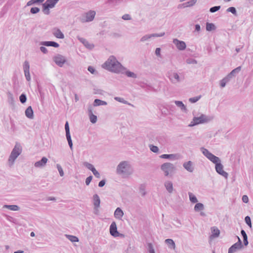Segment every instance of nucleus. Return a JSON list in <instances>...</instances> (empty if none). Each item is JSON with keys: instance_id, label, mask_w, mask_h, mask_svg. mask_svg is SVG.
<instances>
[{"instance_id": "nucleus-42", "label": "nucleus", "mask_w": 253, "mask_h": 253, "mask_svg": "<svg viewBox=\"0 0 253 253\" xmlns=\"http://www.w3.org/2000/svg\"><path fill=\"white\" fill-rule=\"evenodd\" d=\"M56 168L58 170L60 176L61 177L63 176L64 175V173L61 166L59 164H57Z\"/></svg>"}, {"instance_id": "nucleus-35", "label": "nucleus", "mask_w": 253, "mask_h": 253, "mask_svg": "<svg viewBox=\"0 0 253 253\" xmlns=\"http://www.w3.org/2000/svg\"><path fill=\"white\" fill-rule=\"evenodd\" d=\"M66 136L67 138V140L68 142V144L69 145V147L71 150L73 149V143L71 139V137L70 135V133H66Z\"/></svg>"}, {"instance_id": "nucleus-7", "label": "nucleus", "mask_w": 253, "mask_h": 253, "mask_svg": "<svg viewBox=\"0 0 253 253\" xmlns=\"http://www.w3.org/2000/svg\"><path fill=\"white\" fill-rule=\"evenodd\" d=\"M95 14L96 12L95 11L89 10L81 18V21L83 23L91 22L94 19Z\"/></svg>"}, {"instance_id": "nucleus-49", "label": "nucleus", "mask_w": 253, "mask_h": 253, "mask_svg": "<svg viewBox=\"0 0 253 253\" xmlns=\"http://www.w3.org/2000/svg\"><path fill=\"white\" fill-rule=\"evenodd\" d=\"M48 46H53L54 47H58L59 46V44L53 41H48Z\"/></svg>"}, {"instance_id": "nucleus-3", "label": "nucleus", "mask_w": 253, "mask_h": 253, "mask_svg": "<svg viewBox=\"0 0 253 253\" xmlns=\"http://www.w3.org/2000/svg\"><path fill=\"white\" fill-rule=\"evenodd\" d=\"M213 119V117L212 116L201 114L199 117H194L188 126L192 127L200 124L207 123L212 120Z\"/></svg>"}, {"instance_id": "nucleus-38", "label": "nucleus", "mask_w": 253, "mask_h": 253, "mask_svg": "<svg viewBox=\"0 0 253 253\" xmlns=\"http://www.w3.org/2000/svg\"><path fill=\"white\" fill-rule=\"evenodd\" d=\"M189 199L190 201L193 203H196L198 202V200L196 197L192 193L189 192L188 193Z\"/></svg>"}, {"instance_id": "nucleus-15", "label": "nucleus", "mask_w": 253, "mask_h": 253, "mask_svg": "<svg viewBox=\"0 0 253 253\" xmlns=\"http://www.w3.org/2000/svg\"><path fill=\"white\" fill-rule=\"evenodd\" d=\"M110 234L113 237H118L119 236V232L117 231V225L115 222L113 221L110 226Z\"/></svg>"}, {"instance_id": "nucleus-29", "label": "nucleus", "mask_w": 253, "mask_h": 253, "mask_svg": "<svg viewBox=\"0 0 253 253\" xmlns=\"http://www.w3.org/2000/svg\"><path fill=\"white\" fill-rule=\"evenodd\" d=\"M107 104V103L103 100H101L98 99H96L94 100L93 102V106H101V105H106Z\"/></svg>"}, {"instance_id": "nucleus-19", "label": "nucleus", "mask_w": 253, "mask_h": 253, "mask_svg": "<svg viewBox=\"0 0 253 253\" xmlns=\"http://www.w3.org/2000/svg\"><path fill=\"white\" fill-rule=\"evenodd\" d=\"M52 34L53 35L58 39H63L64 38V35L62 33V32L59 29H54L52 30Z\"/></svg>"}, {"instance_id": "nucleus-10", "label": "nucleus", "mask_w": 253, "mask_h": 253, "mask_svg": "<svg viewBox=\"0 0 253 253\" xmlns=\"http://www.w3.org/2000/svg\"><path fill=\"white\" fill-rule=\"evenodd\" d=\"M215 170L219 174L224 176V177L227 178L228 176V173L224 171L223 170V166L221 164V162H219L217 164H215Z\"/></svg>"}, {"instance_id": "nucleus-12", "label": "nucleus", "mask_w": 253, "mask_h": 253, "mask_svg": "<svg viewBox=\"0 0 253 253\" xmlns=\"http://www.w3.org/2000/svg\"><path fill=\"white\" fill-rule=\"evenodd\" d=\"M165 33L164 32L161 33L160 34H152L150 35H146L143 36L141 39L140 42H144L146 41H148L149 39H150L152 38H155V37H161L165 35Z\"/></svg>"}, {"instance_id": "nucleus-22", "label": "nucleus", "mask_w": 253, "mask_h": 253, "mask_svg": "<svg viewBox=\"0 0 253 253\" xmlns=\"http://www.w3.org/2000/svg\"><path fill=\"white\" fill-rule=\"evenodd\" d=\"M165 187L169 193H171L173 192V184L170 181H166L164 183Z\"/></svg>"}, {"instance_id": "nucleus-16", "label": "nucleus", "mask_w": 253, "mask_h": 253, "mask_svg": "<svg viewBox=\"0 0 253 253\" xmlns=\"http://www.w3.org/2000/svg\"><path fill=\"white\" fill-rule=\"evenodd\" d=\"M88 113L91 123L92 124L95 123L97 122V116L93 114L92 107L91 105L88 107Z\"/></svg>"}, {"instance_id": "nucleus-25", "label": "nucleus", "mask_w": 253, "mask_h": 253, "mask_svg": "<svg viewBox=\"0 0 253 253\" xmlns=\"http://www.w3.org/2000/svg\"><path fill=\"white\" fill-rule=\"evenodd\" d=\"M197 0H190L189 1L183 3L182 5H179L178 8L183 6V7H190L193 6L196 2Z\"/></svg>"}, {"instance_id": "nucleus-62", "label": "nucleus", "mask_w": 253, "mask_h": 253, "mask_svg": "<svg viewBox=\"0 0 253 253\" xmlns=\"http://www.w3.org/2000/svg\"><path fill=\"white\" fill-rule=\"evenodd\" d=\"M242 201L245 203H247L249 202V198L247 195H244L242 197Z\"/></svg>"}, {"instance_id": "nucleus-37", "label": "nucleus", "mask_w": 253, "mask_h": 253, "mask_svg": "<svg viewBox=\"0 0 253 253\" xmlns=\"http://www.w3.org/2000/svg\"><path fill=\"white\" fill-rule=\"evenodd\" d=\"M59 0H48V9L55 7Z\"/></svg>"}, {"instance_id": "nucleus-53", "label": "nucleus", "mask_w": 253, "mask_h": 253, "mask_svg": "<svg viewBox=\"0 0 253 253\" xmlns=\"http://www.w3.org/2000/svg\"><path fill=\"white\" fill-rule=\"evenodd\" d=\"M39 11H40V9L38 7H32L30 10L31 12L33 14H36V13L39 12Z\"/></svg>"}, {"instance_id": "nucleus-2", "label": "nucleus", "mask_w": 253, "mask_h": 253, "mask_svg": "<svg viewBox=\"0 0 253 253\" xmlns=\"http://www.w3.org/2000/svg\"><path fill=\"white\" fill-rule=\"evenodd\" d=\"M116 172L123 177H126L132 173L133 169L128 162L125 161L121 162L118 165Z\"/></svg>"}, {"instance_id": "nucleus-47", "label": "nucleus", "mask_w": 253, "mask_h": 253, "mask_svg": "<svg viewBox=\"0 0 253 253\" xmlns=\"http://www.w3.org/2000/svg\"><path fill=\"white\" fill-rule=\"evenodd\" d=\"M148 250L150 253H155L153 246L152 243H148Z\"/></svg>"}, {"instance_id": "nucleus-8", "label": "nucleus", "mask_w": 253, "mask_h": 253, "mask_svg": "<svg viewBox=\"0 0 253 253\" xmlns=\"http://www.w3.org/2000/svg\"><path fill=\"white\" fill-rule=\"evenodd\" d=\"M169 81L173 84L180 83L184 80V77L183 76H179L176 72H173L170 76L169 77Z\"/></svg>"}, {"instance_id": "nucleus-9", "label": "nucleus", "mask_w": 253, "mask_h": 253, "mask_svg": "<svg viewBox=\"0 0 253 253\" xmlns=\"http://www.w3.org/2000/svg\"><path fill=\"white\" fill-rule=\"evenodd\" d=\"M237 238L238 239V242L229 248L228 253H235L243 248V245H242L241 239L238 236Z\"/></svg>"}, {"instance_id": "nucleus-50", "label": "nucleus", "mask_w": 253, "mask_h": 253, "mask_svg": "<svg viewBox=\"0 0 253 253\" xmlns=\"http://www.w3.org/2000/svg\"><path fill=\"white\" fill-rule=\"evenodd\" d=\"M220 8V6H215L213 7H211L210 9V11L211 13H214L218 10H219Z\"/></svg>"}, {"instance_id": "nucleus-30", "label": "nucleus", "mask_w": 253, "mask_h": 253, "mask_svg": "<svg viewBox=\"0 0 253 253\" xmlns=\"http://www.w3.org/2000/svg\"><path fill=\"white\" fill-rule=\"evenodd\" d=\"M47 162V159L45 157L43 158L41 161L36 162L35 164L36 167H41L45 165Z\"/></svg>"}, {"instance_id": "nucleus-17", "label": "nucleus", "mask_w": 253, "mask_h": 253, "mask_svg": "<svg viewBox=\"0 0 253 253\" xmlns=\"http://www.w3.org/2000/svg\"><path fill=\"white\" fill-rule=\"evenodd\" d=\"M161 158L169 159L171 160H176L179 159V155L178 154H163L160 156Z\"/></svg>"}, {"instance_id": "nucleus-56", "label": "nucleus", "mask_w": 253, "mask_h": 253, "mask_svg": "<svg viewBox=\"0 0 253 253\" xmlns=\"http://www.w3.org/2000/svg\"><path fill=\"white\" fill-rule=\"evenodd\" d=\"M20 100L21 103H24L26 101V97L24 94H21L20 96Z\"/></svg>"}, {"instance_id": "nucleus-27", "label": "nucleus", "mask_w": 253, "mask_h": 253, "mask_svg": "<svg viewBox=\"0 0 253 253\" xmlns=\"http://www.w3.org/2000/svg\"><path fill=\"white\" fill-rule=\"evenodd\" d=\"M25 115L28 118L32 119L33 118V111L31 106L28 107L26 110Z\"/></svg>"}, {"instance_id": "nucleus-43", "label": "nucleus", "mask_w": 253, "mask_h": 253, "mask_svg": "<svg viewBox=\"0 0 253 253\" xmlns=\"http://www.w3.org/2000/svg\"><path fill=\"white\" fill-rule=\"evenodd\" d=\"M126 75L128 77H131L133 78H137V75L135 73H134L133 72L129 71H126Z\"/></svg>"}, {"instance_id": "nucleus-4", "label": "nucleus", "mask_w": 253, "mask_h": 253, "mask_svg": "<svg viewBox=\"0 0 253 253\" xmlns=\"http://www.w3.org/2000/svg\"><path fill=\"white\" fill-rule=\"evenodd\" d=\"M161 169L166 176H171L176 171L175 166L170 163H165L161 166Z\"/></svg>"}, {"instance_id": "nucleus-64", "label": "nucleus", "mask_w": 253, "mask_h": 253, "mask_svg": "<svg viewBox=\"0 0 253 253\" xmlns=\"http://www.w3.org/2000/svg\"><path fill=\"white\" fill-rule=\"evenodd\" d=\"M155 54L158 56H161V48H157L155 50Z\"/></svg>"}, {"instance_id": "nucleus-46", "label": "nucleus", "mask_w": 253, "mask_h": 253, "mask_svg": "<svg viewBox=\"0 0 253 253\" xmlns=\"http://www.w3.org/2000/svg\"><path fill=\"white\" fill-rule=\"evenodd\" d=\"M245 220L247 224L250 227L252 228V222L251 218L249 216L245 217Z\"/></svg>"}, {"instance_id": "nucleus-41", "label": "nucleus", "mask_w": 253, "mask_h": 253, "mask_svg": "<svg viewBox=\"0 0 253 253\" xmlns=\"http://www.w3.org/2000/svg\"><path fill=\"white\" fill-rule=\"evenodd\" d=\"M83 165L84 167H85L87 169L90 170L91 171H92L93 169H95L94 166L92 164H91L87 162H84Z\"/></svg>"}, {"instance_id": "nucleus-39", "label": "nucleus", "mask_w": 253, "mask_h": 253, "mask_svg": "<svg viewBox=\"0 0 253 253\" xmlns=\"http://www.w3.org/2000/svg\"><path fill=\"white\" fill-rule=\"evenodd\" d=\"M139 192L142 197H144L146 194L145 190V186L144 185H141L139 187Z\"/></svg>"}, {"instance_id": "nucleus-13", "label": "nucleus", "mask_w": 253, "mask_h": 253, "mask_svg": "<svg viewBox=\"0 0 253 253\" xmlns=\"http://www.w3.org/2000/svg\"><path fill=\"white\" fill-rule=\"evenodd\" d=\"M173 43L175 45L177 48L179 50H183L186 47V45L184 42L179 41L177 39H174L173 40Z\"/></svg>"}, {"instance_id": "nucleus-33", "label": "nucleus", "mask_w": 253, "mask_h": 253, "mask_svg": "<svg viewBox=\"0 0 253 253\" xmlns=\"http://www.w3.org/2000/svg\"><path fill=\"white\" fill-rule=\"evenodd\" d=\"M230 79L228 78L227 76L224 78L222 80L220 81V85L221 87H224L225 86L226 84L229 82Z\"/></svg>"}, {"instance_id": "nucleus-21", "label": "nucleus", "mask_w": 253, "mask_h": 253, "mask_svg": "<svg viewBox=\"0 0 253 253\" xmlns=\"http://www.w3.org/2000/svg\"><path fill=\"white\" fill-rule=\"evenodd\" d=\"M124 215V212L120 208H117L114 212V216L118 219H121Z\"/></svg>"}, {"instance_id": "nucleus-5", "label": "nucleus", "mask_w": 253, "mask_h": 253, "mask_svg": "<svg viewBox=\"0 0 253 253\" xmlns=\"http://www.w3.org/2000/svg\"><path fill=\"white\" fill-rule=\"evenodd\" d=\"M201 150L205 156H206L209 160L213 163L216 164L219 162H221L220 159L211 153L208 149L202 147Z\"/></svg>"}, {"instance_id": "nucleus-6", "label": "nucleus", "mask_w": 253, "mask_h": 253, "mask_svg": "<svg viewBox=\"0 0 253 253\" xmlns=\"http://www.w3.org/2000/svg\"><path fill=\"white\" fill-rule=\"evenodd\" d=\"M22 148L21 145H20V144L17 143L11 152V153L9 158V162H11V164H13L14 160L20 154Z\"/></svg>"}, {"instance_id": "nucleus-23", "label": "nucleus", "mask_w": 253, "mask_h": 253, "mask_svg": "<svg viewBox=\"0 0 253 253\" xmlns=\"http://www.w3.org/2000/svg\"><path fill=\"white\" fill-rule=\"evenodd\" d=\"M241 70V66H239L237 67L236 68L233 69L227 76L231 79L233 77H235L236 76L237 74H238L239 72Z\"/></svg>"}, {"instance_id": "nucleus-57", "label": "nucleus", "mask_w": 253, "mask_h": 253, "mask_svg": "<svg viewBox=\"0 0 253 253\" xmlns=\"http://www.w3.org/2000/svg\"><path fill=\"white\" fill-rule=\"evenodd\" d=\"M92 172L96 177L98 178H100V173L96 170V169H93Z\"/></svg>"}, {"instance_id": "nucleus-14", "label": "nucleus", "mask_w": 253, "mask_h": 253, "mask_svg": "<svg viewBox=\"0 0 253 253\" xmlns=\"http://www.w3.org/2000/svg\"><path fill=\"white\" fill-rule=\"evenodd\" d=\"M93 203L94 205V209L96 211L95 213L97 214L98 211V208L100 207V199L97 194H94L93 196Z\"/></svg>"}, {"instance_id": "nucleus-32", "label": "nucleus", "mask_w": 253, "mask_h": 253, "mask_svg": "<svg viewBox=\"0 0 253 253\" xmlns=\"http://www.w3.org/2000/svg\"><path fill=\"white\" fill-rule=\"evenodd\" d=\"M115 100L119 102H121L122 103H124L125 104H127V105H130L131 106H133V105L132 104H131V103L128 102L127 101L125 100L123 98H121V97H115L114 98Z\"/></svg>"}, {"instance_id": "nucleus-18", "label": "nucleus", "mask_w": 253, "mask_h": 253, "mask_svg": "<svg viewBox=\"0 0 253 253\" xmlns=\"http://www.w3.org/2000/svg\"><path fill=\"white\" fill-rule=\"evenodd\" d=\"M183 167L186 170L190 172H192L194 170L193 163L190 161L184 163Z\"/></svg>"}, {"instance_id": "nucleus-36", "label": "nucleus", "mask_w": 253, "mask_h": 253, "mask_svg": "<svg viewBox=\"0 0 253 253\" xmlns=\"http://www.w3.org/2000/svg\"><path fill=\"white\" fill-rule=\"evenodd\" d=\"M204 209V205L202 203H197L194 207V210L196 211L203 210Z\"/></svg>"}, {"instance_id": "nucleus-26", "label": "nucleus", "mask_w": 253, "mask_h": 253, "mask_svg": "<svg viewBox=\"0 0 253 253\" xmlns=\"http://www.w3.org/2000/svg\"><path fill=\"white\" fill-rule=\"evenodd\" d=\"M211 233H212V234L211 235V238H216V237H217L219 234H220V231L219 230L215 227H213L211 228Z\"/></svg>"}, {"instance_id": "nucleus-54", "label": "nucleus", "mask_w": 253, "mask_h": 253, "mask_svg": "<svg viewBox=\"0 0 253 253\" xmlns=\"http://www.w3.org/2000/svg\"><path fill=\"white\" fill-rule=\"evenodd\" d=\"M201 31V26L199 24L195 25V31L193 32L194 33H197L199 34Z\"/></svg>"}, {"instance_id": "nucleus-40", "label": "nucleus", "mask_w": 253, "mask_h": 253, "mask_svg": "<svg viewBox=\"0 0 253 253\" xmlns=\"http://www.w3.org/2000/svg\"><path fill=\"white\" fill-rule=\"evenodd\" d=\"M5 207L8 209L13 211H18L19 209V208L16 205H6Z\"/></svg>"}, {"instance_id": "nucleus-11", "label": "nucleus", "mask_w": 253, "mask_h": 253, "mask_svg": "<svg viewBox=\"0 0 253 253\" xmlns=\"http://www.w3.org/2000/svg\"><path fill=\"white\" fill-rule=\"evenodd\" d=\"M54 61L58 66L61 67L66 62V59L64 56L58 54L54 57Z\"/></svg>"}, {"instance_id": "nucleus-1", "label": "nucleus", "mask_w": 253, "mask_h": 253, "mask_svg": "<svg viewBox=\"0 0 253 253\" xmlns=\"http://www.w3.org/2000/svg\"><path fill=\"white\" fill-rule=\"evenodd\" d=\"M102 66L104 68L116 73L123 72L125 70L121 63L113 56H110Z\"/></svg>"}, {"instance_id": "nucleus-52", "label": "nucleus", "mask_w": 253, "mask_h": 253, "mask_svg": "<svg viewBox=\"0 0 253 253\" xmlns=\"http://www.w3.org/2000/svg\"><path fill=\"white\" fill-rule=\"evenodd\" d=\"M24 72L29 71L30 70V66L29 63L27 61H25L24 64Z\"/></svg>"}, {"instance_id": "nucleus-20", "label": "nucleus", "mask_w": 253, "mask_h": 253, "mask_svg": "<svg viewBox=\"0 0 253 253\" xmlns=\"http://www.w3.org/2000/svg\"><path fill=\"white\" fill-rule=\"evenodd\" d=\"M79 41L84 44V45L87 48L91 49L93 48L94 45L89 43L87 40L83 38H79Z\"/></svg>"}, {"instance_id": "nucleus-55", "label": "nucleus", "mask_w": 253, "mask_h": 253, "mask_svg": "<svg viewBox=\"0 0 253 253\" xmlns=\"http://www.w3.org/2000/svg\"><path fill=\"white\" fill-rule=\"evenodd\" d=\"M122 19L125 20H129L131 19L130 16L128 14H125L123 15Z\"/></svg>"}, {"instance_id": "nucleus-58", "label": "nucleus", "mask_w": 253, "mask_h": 253, "mask_svg": "<svg viewBox=\"0 0 253 253\" xmlns=\"http://www.w3.org/2000/svg\"><path fill=\"white\" fill-rule=\"evenodd\" d=\"M92 176H89L87 177L85 179V184L86 185H88L89 183H90L91 181L92 180Z\"/></svg>"}, {"instance_id": "nucleus-24", "label": "nucleus", "mask_w": 253, "mask_h": 253, "mask_svg": "<svg viewBox=\"0 0 253 253\" xmlns=\"http://www.w3.org/2000/svg\"><path fill=\"white\" fill-rule=\"evenodd\" d=\"M174 103L175 105L179 108H180L181 110L185 113L187 112V109L185 106V105L183 103V102L181 101H175Z\"/></svg>"}, {"instance_id": "nucleus-44", "label": "nucleus", "mask_w": 253, "mask_h": 253, "mask_svg": "<svg viewBox=\"0 0 253 253\" xmlns=\"http://www.w3.org/2000/svg\"><path fill=\"white\" fill-rule=\"evenodd\" d=\"M149 147L151 151L154 153H157L159 150V148L157 146L153 145H150Z\"/></svg>"}, {"instance_id": "nucleus-28", "label": "nucleus", "mask_w": 253, "mask_h": 253, "mask_svg": "<svg viewBox=\"0 0 253 253\" xmlns=\"http://www.w3.org/2000/svg\"><path fill=\"white\" fill-rule=\"evenodd\" d=\"M165 243L167 244L169 246V248L172 249H175V244L174 241L170 239H167L165 240Z\"/></svg>"}, {"instance_id": "nucleus-60", "label": "nucleus", "mask_w": 253, "mask_h": 253, "mask_svg": "<svg viewBox=\"0 0 253 253\" xmlns=\"http://www.w3.org/2000/svg\"><path fill=\"white\" fill-rule=\"evenodd\" d=\"M87 69L91 74H95L96 73L95 69L92 66H89Z\"/></svg>"}, {"instance_id": "nucleus-61", "label": "nucleus", "mask_w": 253, "mask_h": 253, "mask_svg": "<svg viewBox=\"0 0 253 253\" xmlns=\"http://www.w3.org/2000/svg\"><path fill=\"white\" fill-rule=\"evenodd\" d=\"M25 73V77L26 78V79L29 81L31 79L30 78V72L29 71H26V72H24Z\"/></svg>"}, {"instance_id": "nucleus-31", "label": "nucleus", "mask_w": 253, "mask_h": 253, "mask_svg": "<svg viewBox=\"0 0 253 253\" xmlns=\"http://www.w3.org/2000/svg\"><path fill=\"white\" fill-rule=\"evenodd\" d=\"M216 29V27L213 23H206V30L208 31H211L215 30Z\"/></svg>"}, {"instance_id": "nucleus-48", "label": "nucleus", "mask_w": 253, "mask_h": 253, "mask_svg": "<svg viewBox=\"0 0 253 253\" xmlns=\"http://www.w3.org/2000/svg\"><path fill=\"white\" fill-rule=\"evenodd\" d=\"M200 98H201V96H196V97H194L190 98L189 99V101L191 103H195L197 101H198L200 99Z\"/></svg>"}, {"instance_id": "nucleus-59", "label": "nucleus", "mask_w": 253, "mask_h": 253, "mask_svg": "<svg viewBox=\"0 0 253 253\" xmlns=\"http://www.w3.org/2000/svg\"><path fill=\"white\" fill-rule=\"evenodd\" d=\"M65 129L66 133H70L69 125V123L68 122H66V123L65 125Z\"/></svg>"}, {"instance_id": "nucleus-34", "label": "nucleus", "mask_w": 253, "mask_h": 253, "mask_svg": "<svg viewBox=\"0 0 253 253\" xmlns=\"http://www.w3.org/2000/svg\"><path fill=\"white\" fill-rule=\"evenodd\" d=\"M65 236L67 237V238L72 242H79V239L76 236H75L73 235H65Z\"/></svg>"}, {"instance_id": "nucleus-45", "label": "nucleus", "mask_w": 253, "mask_h": 253, "mask_svg": "<svg viewBox=\"0 0 253 253\" xmlns=\"http://www.w3.org/2000/svg\"><path fill=\"white\" fill-rule=\"evenodd\" d=\"M227 12H230L232 14H233L234 15H237V11L236 9L234 7H230L227 9Z\"/></svg>"}, {"instance_id": "nucleus-51", "label": "nucleus", "mask_w": 253, "mask_h": 253, "mask_svg": "<svg viewBox=\"0 0 253 253\" xmlns=\"http://www.w3.org/2000/svg\"><path fill=\"white\" fill-rule=\"evenodd\" d=\"M186 63L188 64H195L197 63V61L193 58H188L186 60Z\"/></svg>"}, {"instance_id": "nucleus-63", "label": "nucleus", "mask_w": 253, "mask_h": 253, "mask_svg": "<svg viewBox=\"0 0 253 253\" xmlns=\"http://www.w3.org/2000/svg\"><path fill=\"white\" fill-rule=\"evenodd\" d=\"M105 183H106L105 180H104V179L102 180L99 182L98 186L100 187H102L104 186V185L105 184Z\"/></svg>"}]
</instances>
